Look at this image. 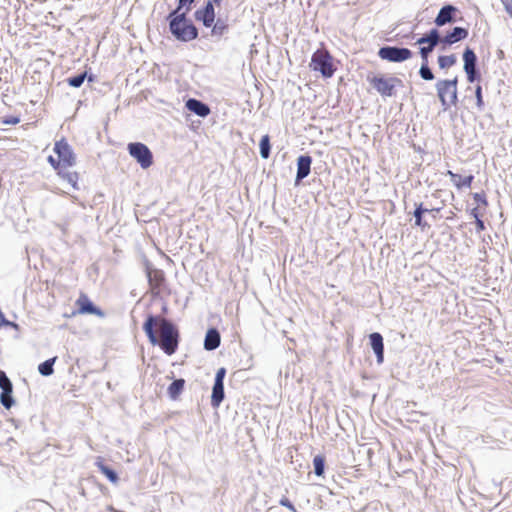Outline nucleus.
Segmentation results:
<instances>
[{
  "label": "nucleus",
  "instance_id": "nucleus-37",
  "mask_svg": "<svg viewBox=\"0 0 512 512\" xmlns=\"http://www.w3.org/2000/svg\"><path fill=\"white\" fill-rule=\"evenodd\" d=\"M441 210H442V207H433V208H428V211L426 213H430L432 218L436 219Z\"/></svg>",
  "mask_w": 512,
  "mask_h": 512
},
{
  "label": "nucleus",
  "instance_id": "nucleus-1",
  "mask_svg": "<svg viewBox=\"0 0 512 512\" xmlns=\"http://www.w3.org/2000/svg\"><path fill=\"white\" fill-rule=\"evenodd\" d=\"M143 330L152 345H159L167 354L172 355L178 347V332L174 325L162 316L149 315L143 324Z\"/></svg>",
  "mask_w": 512,
  "mask_h": 512
},
{
  "label": "nucleus",
  "instance_id": "nucleus-8",
  "mask_svg": "<svg viewBox=\"0 0 512 512\" xmlns=\"http://www.w3.org/2000/svg\"><path fill=\"white\" fill-rule=\"evenodd\" d=\"M146 275L151 294L155 297L160 296L166 289V277L164 271L147 265Z\"/></svg>",
  "mask_w": 512,
  "mask_h": 512
},
{
  "label": "nucleus",
  "instance_id": "nucleus-38",
  "mask_svg": "<svg viewBox=\"0 0 512 512\" xmlns=\"http://www.w3.org/2000/svg\"><path fill=\"white\" fill-rule=\"evenodd\" d=\"M475 224H476V230H477L478 232H482V231H484V230H485V225H484V222H483V220L481 219V217H480V218H478V219H475Z\"/></svg>",
  "mask_w": 512,
  "mask_h": 512
},
{
  "label": "nucleus",
  "instance_id": "nucleus-19",
  "mask_svg": "<svg viewBox=\"0 0 512 512\" xmlns=\"http://www.w3.org/2000/svg\"><path fill=\"white\" fill-rule=\"evenodd\" d=\"M185 106L189 111L200 117H206L210 114L208 105L194 98L187 100Z\"/></svg>",
  "mask_w": 512,
  "mask_h": 512
},
{
  "label": "nucleus",
  "instance_id": "nucleus-5",
  "mask_svg": "<svg viewBox=\"0 0 512 512\" xmlns=\"http://www.w3.org/2000/svg\"><path fill=\"white\" fill-rule=\"evenodd\" d=\"M195 18L197 21L202 22L205 27L212 28V35L221 36L228 29L226 21L219 18L215 22L213 2H207L202 9L197 10Z\"/></svg>",
  "mask_w": 512,
  "mask_h": 512
},
{
  "label": "nucleus",
  "instance_id": "nucleus-33",
  "mask_svg": "<svg viewBox=\"0 0 512 512\" xmlns=\"http://www.w3.org/2000/svg\"><path fill=\"white\" fill-rule=\"evenodd\" d=\"M434 47L431 45L422 46L420 48V55L422 58V62H428V56L433 51Z\"/></svg>",
  "mask_w": 512,
  "mask_h": 512
},
{
  "label": "nucleus",
  "instance_id": "nucleus-31",
  "mask_svg": "<svg viewBox=\"0 0 512 512\" xmlns=\"http://www.w3.org/2000/svg\"><path fill=\"white\" fill-rule=\"evenodd\" d=\"M419 74L424 80L430 81L434 79V75L428 67V62H422Z\"/></svg>",
  "mask_w": 512,
  "mask_h": 512
},
{
  "label": "nucleus",
  "instance_id": "nucleus-22",
  "mask_svg": "<svg viewBox=\"0 0 512 512\" xmlns=\"http://www.w3.org/2000/svg\"><path fill=\"white\" fill-rule=\"evenodd\" d=\"M428 211V208L424 206L423 203L416 204V208L414 210V218L415 225L422 230H425L430 227V225L423 219V215Z\"/></svg>",
  "mask_w": 512,
  "mask_h": 512
},
{
  "label": "nucleus",
  "instance_id": "nucleus-42",
  "mask_svg": "<svg viewBox=\"0 0 512 512\" xmlns=\"http://www.w3.org/2000/svg\"><path fill=\"white\" fill-rule=\"evenodd\" d=\"M192 2H194V0H179V3H180V8L181 6H184L186 4H191Z\"/></svg>",
  "mask_w": 512,
  "mask_h": 512
},
{
  "label": "nucleus",
  "instance_id": "nucleus-39",
  "mask_svg": "<svg viewBox=\"0 0 512 512\" xmlns=\"http://www.w3.org/2000/svg\"><path fill=\"white\" fill-rule=\"evenodd\" d=\"M503 5L506 12L512 17V0H504Z\"/></svg>",
  "mask_w": 512,
  "mask_h": 512
},
{
  "label": "nucleus",
  "instance_id": "nucleus-16",
  "mask_svg": "<svg viewBox=\"0 0 512 512\" xmlns=\"http://www.w3.org/2000/svg\"><path fill=\"white\" fill-rule=\"evenodd\" d=\"M457 12V8L452 5L442 7L435 18V24L439 27L453 21V16Z\"/></svg>",
  "mask_w": 512,
  "mask_h": 512
},
{
  "label": "nucleus",
  "instance_id": "nucleus-4",
  "mask_svg": "<svg viewBox=\"0 0 512 512\" xmlns=\"http://www.w3.org/2000/svg\"><path fill=\"white\" fill-rule=\"evenodd\" d=\"M367 80L371 87L383 98L394 97L397 90L404 86L400 78L386 74H373L368 76Z\"/></svg>",
  "mask_w": 512,
  "mask_h": 512
},
{
  "label": "nucleus",
  "instance_id": "nucleus-2",
  "mask_svg": "<svg viewBox=\"0 0 512 512\" xmlns=\"http://www.w3.org/2000/svg\"><path fill=\"white\" fill-rule=\"evenodd\" d=\"M53 151L56 157L50 155L48 162L55 169L57 175L66 180L74 189H78L79 174L75 171H68L76 164V155L66 139L62 138L55 142Z\"/></svg>",
  "mask_w": 512,
  "mask_h": 512
},
{
  "label": "nucleus",
  "instance_id": "nucleus-24",
  "mask_svg": "<svg viewBox=\"0 0 512 512\" xmlns=\"http://www.w3.org/2000/svg\"><path fill=\"white\" fill-rule=\"evenodd\" d=\"M185 385L184 379H177L173 381L168 387V394L170 398L176 400L182 393Z\"/></svg>",
  "mask_w": 512,
  "mask_h": 512
},
{
  "label": "nucleus",
  "instance_id": "nucleus-27",
  "mask_svg": "<svg viewBox=\"0 0 512 512\" xmlns=\"http://www.w3.org/2000/svg\"><path fill=\"white\" fill-rule=\"evenodd\" d=\"M456 56L451 55H441L438 57V65L441 69H449L456 64Z\"/></svg>",
  "mask_w": 512,
  "mask_h": 512
},
{
  "label": "nucleus",
  "instance_id": "nucleus-36",
  "mask_svg": "<svg viewBox=\"0 0 512 512\" xmlns=\"http://www.w3.org/2000/svg\"><path fill=\"white\" fill-rule=\"evenodd\" d=\"M280 505L288 508L292 512H296L295 506L291 503V501L287 497H282L279 501Z\"/></svg>",
  "mask_w": 512,
  "mask_h": 512
},
{
  "label": "nucleus",
  "instance_id": "nucleus-41",
  "mask_svg": "<svg viewBox=\"0 0 512 512\" xmlns=\"http://www.w3.org/2000/svg\"><path fill=\"white\" fill-rule=\"evenodd\" d=\"M456 218V213L454 211H449V215L446 217L447 220H454Z\"/></svg>",
  "mask_w": 512,
  "mask_h": 512
},
{
  "label": "nucleus",
  "instance_id": "nucleus-28",
  "mask_svg": "<svg viewBox=\"0 0 512 512\" xmlns=\"http://www.w3.org/2000/svg\"><path fill=\"white\" fill-rule=\"evenodd\" d=\"M270 137L269 135L262 136L260 140V154L264 159L269 158L270 156Z\"/></svg>",
  "mask_w": 512,
  "mask_h": 512
},
{
  "label": "nucleus",
  "instance_id": "nucleus-17",
  "mask_svg": "<svg viewBox=\"0 0 512 512\" xmlns=\"http://www.w3.org/2000/svg\"><path fill=\"white\" fill-rule=\"evenodd\" d=\"M312 159L308 155H301L297 159L296 180L300 181L310 174Z\"/></svg>",
  "mask_w": 512,
  "mask_h": 512
},
{
  "label": "nucleus",
  "instance_id": "nucleus-13",
  "mask_svg": "<svg viewBox=\"0 0 512 512\" xmlns=\"http://www.w3.org/2000/svg\"><path fill=\"white\" fill-rule=\"evenodd\" d=\"M0 387L2 389L0 401L6 409H9L14 403L12 398L13 386L4 371H0Z\"/></svg>",
  "mask_w": 512,
  "mask_h": 512
},
{
  "label": "nucleus",
  "instance_id": "nucleus-23",
  "mask_svg": "<svg viewBox=\"0 0 512 512\" xmlns=\"http://www.w3.org/2000/svg\"><path fill=\"white\" fill-rule=\"evenodd\" d=\"M96 466L98 467L100 472L102 474H104L109 479L110 482H112L113 484L118 483L119 479H118L117 473L114 470H112L110 467L105 465L102 459H99L96 462Z\"/></svg>",
  "mask_w": 512,
  "mask_h": 512
},
{
  "label": "nucleus",
  "instance_id": "nucleus-43",
  "mask_svg": "<svg viewBox=\"0 0 512 512\" xmlns=\"http://www.w3.org/2000/svg\"><path fill=\"white\" fill-rule=\"evenodd\" d=\"M221 1L222 0H209L208 2H213V6L216 5L219 7L221 5Z\"/></svg>",
  "mask_w": 512,
  "mask_h": 512
},
{
  "label": "nucleus",
  "instance_id": "nucleus-25",
  "mask_svg": "<svg viewBox=\"0 0 512 512\" xmlns=\"http://www.w3.org/2000/svg\"><path fill=\"white\" fill-rule=\"evenodd\" d=\"M441 41L439 37V33L436 29H432L428 35L423 36L417 40V44H429L433 47H435L439 42Z\"/></svg>",
  "mask_w": 512,
  "mask_h": 512
},
{
  "label": "nucleus",
  "instance_id": "nucleus-9",
  "mask_svg": "<svg viewBox=\"0 0 512 512\" xmlns=\"http://www.w3.org/2000/svg\"><path fill=\"white\" fill-rule=\"evenodd\" d=\"M127 149L130 156L137 161L141 168L147 169L153 164V154L145 144L141 142L129 143Z\"/></svg>",
  "mask_w": 512,
  "mask_h": 512
},
{
  "label": "nucleus",
  "instance_id": "nucleus-29",
  "mask_svg": "<svg viewBox=\"0 0 512 512\" xmlns=\"http://www.w3.org/2000/svg\"><path fill=\"white\" fill-rule=\"evenodd\" d=\"M313 466L314 472L317 476H322L324 474L325 468V458L322 455H316L313 458Z\"/></svg>",
  "mask_w": 512,
  "mask_h": 512
},
{
  "label": "nucleus",
  "instance_id": "nucleus-7",
  "mask_svg": "<svg viewBox=\"0 0 512 512\" xmlns=\"http://www.w3.org/2000/svg\"><path fill=\"white\" fill-rule=\"evenodd\" d=\"M457 85V77L451 80H440L436 83L438 97L445 109L457 104Z\"/></svg>",
  "mask_w": 512,
  "mask_h": 512
},
{
  "label": "nucleus",
  "instance_id": "nucleus-34",
  "mask_svg": "<svg viewBox=\"0 0 512 512\" xmlns=\"http://www.w3.org/2000/svg\"><path fill=\"white\" fill-rule=\"evenodd\" d=\"M2 124H5V125H16L20 122V118L17 117V116H6L2 119Z\"/></svg>",
  "mask_w": 512,
  "mask_h": 512
},
{
  "label": "nucleus",
  "instance_id": "nucleus-15",
  "mask_svg": "<svg viewBox=\"0 0 512 512\" xmlns=\"http://www.w3.org/2000/svg\"><path fill=\"white\" fill-rule=\"evenodd\" d=\"M445 175L449 176L451 183L457 190L471 188L472 183L474 181V176L472 174L463 176L458 173H454L451 170H448L445 173Z\"/></svg>",
  "mask_w": 512,
  "mask_h": 512
},
{
  "label": "nucleus",
  "instance_id": "nucleus-32",
  "mask_svg": "<svg viewBox=\"0 0 512 512\" xmlns=\"http://www.w3.org/2000/svg\"><path fill=\"white\" fill-rule=\"evenodd\" d=\"M473 199L479 204V206L481 205L483 209L488 206V201L484 192L474 193Z\"/></svg>",
  "mask_w": 512,
  "mask_h": 512
},
{
  "label": "nucleus",
  "instance_id": "nucleus-26",
  "mask_svg": "<svg viewBox=\"0 0 512 512\" xmlns=\"http://www.w3.org/2000/svg\"><path fill=\"white\" fill-rule=\"evenodd\" d=\"M56 359H57V357H53V358H50V359L44 361L43 363H41L38 366L39 373L43 376H49V375L53 374V372H54L53 365H54Z\"/></svg>",
  "mask_w": 512,
  "mask_h": 512
},
{
  "label": "nucleus",
  "instance_id": "nucleus-45",
  "mask_svg": "<svg viewBox=\"0 0 512 512\" xmlns=\"http://www.w3.org/2000/svg\"><path fill=\"white\" fill-rule=\"evenodd\" d=\"M439 192H440V190H436V191L433 193V196H434V197H438Z\"/></svg>",
  "mask_w": 512,
  "mask_h": 512
},
{
  "label": "nucleus",
  "instance_id": "nucleus-30",
  "mask_svg": "<svg viewBox=\"0 0 512 512\" xmlns=\"http://www.w3.org/2000/svg\"><path fill=\"white\" fill-rule=\"evenodd\" d=\"M86 77H87V73L84 72L80 75L68 78L67 83L72 87L78 88L83 84Z\"/></svg>",
  "mask_w": 512,
  "mask_h": 512
},
{
  "label": "nucleus",
  "instance_id": "nucleus-10",
  "mask_svg": "<svg viewBox=\"0 0 512 512\" xmlns=\"http://www.w3.org/2000/svg\"><path fill=\"white\" fill-rule=\"evenodd\" d=\"M413 53L408 48H399L393 46L381 47L378 51V56L382 60L389 62L399 63L409 60Z\"/></svg>",
  "mask_w": 512,
  "mask_h": 512
},
{
  "label": "nucleus",
  "instance_id": "nucleus-6",
  "mask_svg": "<svg viewBox=\"0 0 512 512\" xmlns=\"http://www.w3.org/2000/svg\"><path fill=\"white\" fill-rule=\"evenodd\" d=\"M310 67L313 71L320 72L325 78L332 77L336 70L332 56L325 49H318L313 53Z\"/></svg>",
  "mask_w": 512,
  "mask_h": 512
},
{
  "label": "nucleus",
  "instance_id": "nucleus-11",
  "mask_svg": "<svg viewBox=\"0 0 512 512\" xmlns=\"http://www.w3.org/2000/svg\"><path fill=\"white\" fill-rule=\"evenodd\" d=\"M77 306V310L72 313V315H84V314H92L98 317H103L104 312L97 308L87 294L84 292L79 293V297L75 302Z\"/></svg>",
  "mask_w": 512,
  "mask_h": 512
},
{
  "label": "nucleus",
  "instance_id": "nucleus-18",
  "mask_svg": "<svg viewBox=\"0 0 512 512\" xmlns=\"http://www.w3.org/2000/svg\"><path fill=\"white\" fill-rule=\"evenodd\" d=\"M468 37V30L462 27H455L449 33H447L442 39L441 42L446 45H452L458 41H461Z\"/></svg>",
  "mask_w": 512,
  "mask_h": 512
},
{
  "label": "nucleus",
  "instance_id": "nucleus-3",
  "mask_svg": "<svg viewBox=\"0 0 512 512\" xmlns=\"http://www.w3.org/2000/svg\"><path fill=\"white\" fill-rule=\"evenodd\" d=\"M180 7L170 13V31L178 39L184 42L194 40L198 36L197 28L186 19L185 13H179Z\"/></svg>",
  "mask_w": 512,
  "mask_h": 512
},
{
  "label": "nucleus",
  "instance_id": "nucleus-44",
  "mask_svg": "<svg viewBox=\"0 0 512 512\" xmlns=\"http://www.w3.org/2000/svg\"><path fill=\"white\" fill-rule=\"evenodd\" d=\"M35 503H36V501H32L31 503H28V504H27V508H28V509H30V508H31V509H34Z\"/></svg>",
  "mask_w": 512,
  "mask_h": 512
},
{
  "label": "nucleus",
  "instance_id": "nucleus-20",
  "mask_svg": "<svg viewBox=\"0 0 512 512\" xmlns=\"http://www.w3.org/2000/svg\"><path fill=\"white\" fill-rule=\"evenodd\" d=\"M370 344L377 356V362L382 363L384 360V344L381 334L377 332L370 334Z\"/></svg>",
  "mask_w": 512,
  "mask_h": 512
},
{
  "label": "nucleus",
  "instance_id": "nucleus-12",
  "mask_svg": "<svg viewBox=\"0 0 512 512\" xmlns=\"http://www.w3.org/2000/svg\"><path fill=\"white\" fill-rule=\"evenodd\" d=\"M226 375L225 368H219L216 372L215 382L213 385L211 404L213 407H218L224 399V384L223 380Z\"/></svg>",
  "mask_w": 512,
  "mask_h": 512
},
{
  "label": "nucleus",
  "instance_id": "nucleus-14",
  "mask_svg": "<svg viewBox=\"0 0 512 512\" xmlns=\"http://www.w3.org/2000/svg\"><path fill=\"white\" fill-rule=\"evenodd\" d=\"M464 60V70L467 74V79L469 82H474L478 76L476 72V61L477 57L474 51L467 47L463 53Z\"/></svg>",
  "mask_w": 512,
  "mask_h": 512
},
{
  "label": "nucleus",
  "instance_id": "nucleus-21",
  "mask_svg": "<svg viewBox=\"0 0 512 512\" xmlns=\"http://www.w3.org/2000/svg\"><path fill=\"white\" fill-rule=\"evenodd\" d=\"M220 345V334L216 329H209L205 336L204 348L214 350Z\"/></svg>",
  "mask_w": 512,
  "mask_h": 512
},
{
  "label": "nucleus",
  "instance_id": "nucleus-40",
  "mask_svg": "<svg viewBox=\"0 0 512 512\" xmlns=\"http://www.w3.org/2000/svg\"><path fill=\"white\" fill-rule=\"evenodd\" d=\"M471 215L474 217V219H478L482 216V213L480 212V206L475 207L471 210Z\"/></svg>",
  "mask_w": 512,
  "mask_h": 512
},
{
  "label": "nucleus",
  "instance_id": "nucleus-35",
  "mask_svg": "<svg viewBox=\"0 0 512 512\" xmlns=\"http://www.w3.org/2000/svg\"><path fill=\"white\" fill-rule=\"evenodd\" d=\"M475 95H476V104H477L478 108H482L484 103H483V97H482V88L480 85H478L476 87Z\"/></svg>",
  "mask_w": 512,
  "mask_h": 512
}]
</instances>
